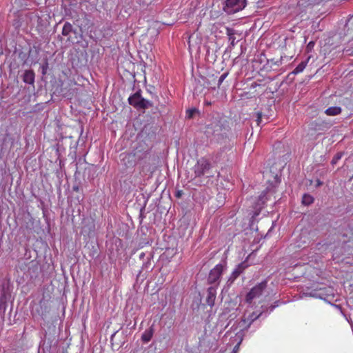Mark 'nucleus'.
I'll return each instance as SVG.
<instances>
[{
	"label": "nucleus",
	"mask_w": 353,
	"mask_h": 353,
	"mask_svg": "<svg viewBox=\"0 0 353 353\" xmlns=\"http://www.w3.org/2000/svg\"><path fill=\"white\" fill-rule=\"evenodd\" d=\"M148 156L147 151L137 148L130 152L121 154V161L126 168H132L140 161L148 159Z\"/></svg>",
	"instance_id": "f257e3e1"
},
{
	"label": "nucleus",
	"mask_w": 353,
	"mask_h": 353,
	"mask_svg": "<svg viewBox=\"0 0 353 353\" xmlns=\"http://www.w3.org/2000/svg\"><path fill=\"white\" fill-rule=\"evenodd\" d=\"M211 168V163L207 159H199L197 163L194 166L195 177H201L205 174H206L208 177H212L213 174L210 173Z\"/></svg>",
	"instance_id": "f03ea898"
},
{
	"label": "nucleus",
	"mask_w": 353,
	"mask_h": 353,
	"mask_svg": "<svg viewBox=\"0 0 353 353\" xmlns=\"http://www.w3.org/2000/svg\"><path fill=\"white\" fill-rule=\"evenodd\" d=\"M246 6V0H226L223 6L224 11L232 14L243 10Z\"/></svg>",
	"instance_id": "7ed1b4c3"
},
{
	"label": "nucleus",
	"mask_w": 353,
	"mask_h": 353,
	"mask_svg": "<svg viewBox=\"0 0 353 353\" xmlns=\"http://www.w3.org/2000/svg\"><path fill=\"white\" fill-rule=\"evenodd\" d=\"M225 269V266L222 264L216 265L212 269L208 277V283L210 285H214V287H217L219 285L221 275Z\"/></svg>",
	"instance_id": "20e7f679"
},
{
	"label": "nucleus",
	"mask_w": 353,
	"mask_h": 353,
	"mask_svg": "<svg viewBox=\"0 0 353 353\" xmlns=\"http://www.w3.org/2000/svg\"><path fill=\"white\" fill-rule=\"evenodd\" d=\"M266 288L267 281H265L256 285L247 294L245 301L248 303H251L254 299L259 298L263 294Z\"/></svg>",
	"instance_id": "39448f33"
},
{
	"label": "nucleus",
	"mask_w": 353,
	"mask_h": 353,
	"mask_svg": "<svg viewBox=\"0 0 353 353\" xmlns=\"http://www.w3.org/2000/svg\"><path fill=\"white\" fill-rule=\"evenodd\" d=\"M247 265L245 263H241L233 270L228 282L232 283L243 272L246 268Z\"/></svg>",
	"instance_id": "423d86ee"
},
{
	"label": "nucleus",
	"mask_w": 353,
	"mask_h": 353,
	"mask_svg": "<svg viewBox=\"0 0 353 353\" xmlns=\"http://www.w3.org/2000/svg\"><path fill=\"white\" fill-rule=\"evenodd\" d=\"M142 98L140 91H138L128 98V103L135 108L139 109Z\"/></svg>",
	"instance_id": "0eeeda50"
},
{
	"label": "nucleus",
	"mask_w": 353,
	"mask_h": 353,
	"mask_svg": "<svg viewBox=\"0 0 353 353\" xmlns=\"http://www.w3.org/2000/svg\"><path fill=\"white\" fill-rule=\"evenodd\" d=\"M216 294V287L212 286L208 288L206 297V303L208 305L212 307L214 305Z\"/></svg>",
	"instance_id": "6e6552de"
},
{
	"label": "nucleus",
	"mask_w": 353,
	"mask_h": 353,
	"mask_svg": "<svg viewBox=\"0 0 353 353\" xmlns=\"http://www.w3.org/2000/svg\"><path fill=\"white\" fill-rule=\"evenodd\" d=\"M23 81L26 83L33 85L34 83V72L33 70H26L23 75Z\"/></svg>",
	"instance_id": "1a4fd4ad"
},
{
	"label": "nucleus",
	"mask_w": 353,
	"mask_h": 353,
	"mask_svg": "<svg viewBox=\"0 0 353 353\" xmlns=\"http://www.w3.org/2000/svg\"><path fill=\"white\" fill-rule=\"evenodd\" d=\"M39 266L37 261H32L29 263L28 266V272L30 274H34V275H37L39 272Z\"/></svg>",
	"instance_id": "9d476101"
},
{
	"label": "nucleus",
	"mask_w": 353,
	"mask_h": 353,
	"mask_svg": "<svg viewBox=\"0 0 353 353\" xmlns=\"http://www.w3.org/2000/svg\"><path fill=\"white\" fill-rule=\"evenodd\" d=\"M341 112V108L338 106L330 107L325 110V113L328 116H336Z\"/></svg>",
	"instance_id": "9b49d317"
},
{
	"label": "nucleus",
	"mask_w": 353,
	"mask_h": 353,
	"mask_svg": "<svg viewBox=\"0 0 353 353\" xmlns=\"http://www.w3.org/2000/svg\"><path fill=\"white\" fill-rule=\"evenodd\" d=\"M73 32L72 26L70 23H65L62 29V34L68 37V40L70 41V34Z\"/></svg>",
	"instance_id": "f8f14e48"
},
{
	"label": "nucleus",
	"mask_w": 353,
	"mask_h": 353,
	"mask_svg": "<svg viewBox=\"0 0 353 353\" xmlns=\"http://www.w3.org/2000/svg\"><path fill=\"white\" fill-rule=\"evenodd\" d=\"M153 335V329L152 327H150L148 330H146L142 334L141 339L144 343L149 342Z\"/></svg>",
	"instance_id": "ddd939ff"
},
{
	"label": "nucleus",
	"mask_w": 353,
	"mask_h": 353,
	"mask_svg": "<svg viewBox=\"0 0 353 353\" xmlns=\"http://www.w3.org/2000/svg\"><path fill=\"white\" fill-rule=\"evenodd\" d=\"M226 34L228 36V39L230 44L234 46L235 45L236 37H234V30L230 28H226Z\"/></svg>",
	"instance_id": "4468645a"
},
{
	"label": "nucleus",
	"mask_w": 353,
	"mask_h": 353,
	"mask_svg": "<svg viewBox=\"0 0 353 353\" xmlns=\"http://www.w3.org/2000/svg\"><path fill=\"white\" fill-rule=\"evenodd\" d=\"M307 63V61H301L294 70L293 73L299 74L303 71Z\"/></svg>",
	"instance_id": "2eb2a0df"
},
{
	"label": "nucleus",
	"mask_w": 353,
	"mask_h": 353,
	"mask_svg": "<svg viewBox=\"0 0 353 353\" xmlns=\"http://www.w3.org/2000/svg\"><path fill=\"white\" fill-rule=\"evenodd\" d=\"M314 201V198L307 194H305L302 198V203L305 205H309Z\"/></svg>",
	"instance_id": "dca6fc26"
},
{
	"label": "nucleus",
	"mask_w": 353,
	"mask_h": 353,
	"mask_svg": "<svg viewBox=\"0 0 353 353\" xmlns=\"http://www.w3.org/2000/svg\"><path fill=\"white\" fill-rule=\"evenodd\" d=\"M152 105L153 104L150 101L142 98L141 105L139 109H148L149 108L152 107Z\"/></svg>",
	"instance_id": "f3484780"
},
{
	"label": "nucleus",
	"mask_w": 353,
	"mask_h": 353,
	"mask_svg": "<svg viewBox=\"0 0 353 353\" xmlns=\"http://www.w3.org/2000/svg\"><path fill=\"white\" fill-rule=\"evenodd\" d=\"M265 195V193L263 192L259 196V203L257 204L259 205V208L256 210L258 212H255V215H258L259 214V211L262 208V205L264 204L265 200L264 196Z\"/></svg>",
	"instance_id": "a211bd4d"
},
{
	"label": "nucleus",
	"mask_w": 353,
	"mask_h": 353,
	"mask_svg": "<svg viewBox=\"0 0 353 353\" xmlns=\"http://www.w3.org/2000/svg\"><path fill=\"white\" fill-rule=\"evenodd\" d=\"M236 336L239 338V343L234 347L232 353H237L239 350V345L243 341V336L241 333H237Z\"/></svg>",
	"instance_id": "6ab92c4d"
},
{
	"label": "nucleus",
	"mask_w": 353,
	"mask_h": 353,
	"mask_svg": "<svg viewBox=\"0 0 353 353\" xmlns=\"http://www.w3.org/2000/svg\"><path fill=\"white\" fill-rule=\"evenodd\" d=\"M256 114V122L257 123V125H260L263 123L262 119H263V114L261 112H257Z\"/></svg>",
	"instance_id": "aec40b11"
},
{
	"label": "nucleus",
	"mask_w": 353,
	"mask_h": 353,
	"mask_svg": "<svg viewBox=\"0 0 353 353\" xmlns=\"http://www.w3.org/2000/svg\"><path fill=\"white\" fill-rule=\"evenodd\" d=\"M196 112H197V110L196 108L188 110L186 112L187 117L188 119L192 118Z\"/></svg>",
	"instance_id": "412c9836"
},
{
	"label": "nucleus",
	"mask_w": 353,
	"mask_h": 353,
	"mask_svg": "<svg viewBox=\"0 0 353 353\" xmlns=\"http://www.w3.org/2000/svg\"><path fill=\"white\" fill-rule=\"evenodd\" d=\"M262 314V313L261 312L260 314H256L254 312H253L250 316V323L249 324V325L251 324V323L252 321H254V320L257 319L258 318L260 317V316Z\"/></svg>",
	"instance_id": "4be33fe9"
},
{
	"label": "nucleus",
	"mask_w": 353,
	"mask_h": 353,
	"mask_svg": "<svg viewBox=\"0 0 353 353\" xmlns=\"http://www.w3.org/2000/svg\"><path fill=\"white\" fill-rule=\"evenodd\" d=\"M228 75V73L225 72L220 76L219 81H218V86L219 87L223 83V81L225 80V79L227 77Z\"/></svg>",
	"instance_id": "5701e85b"
},
{
	"label": "nucleus",
	"mask_w": 353,
	"mask_h": 353,
	"mask_svg": "<svg viewBox=\"0 0 353 353\" xmlns=\"http://www.w3.org/2000/svg\"><path fill=\"white\" fill-rule=\"evenodd\" d=\"M341 157H342V154H341V153H337V154H336L333 157V159H332V164H335V163H336V162H337L339 159H341Z\"/></svg>",
	"instance_id": "b1692460"
},
{
	"label": "nucleus",
	"mask_w": 353,
	"mask_h": 353,
	"mask_svg": "<svg viewBox=\"0 0 353 353\" xmlns=\"http://www.w3.org/2000/svg\"><path fill=\"white\" fill-rule=\"evenodd\" d=\"M353 26V16L348 19V21L346 23V27L349 30Z\"/></svg>",
	"instance_id": "393cba45"
},
{
	"label": "nucleus",
	"mask_w": 353,
	"mask_h": 353,
	"mask_svg": "<svg viewBox=\"0 0 353 353\" xmlns=\"http://www.w3.org/2000/svg\"><path fill=\"white\" fill-rule=\"evenodd\" d=\"M48 62H46V63L42 65V74H46V70L48 69Z\"/></svg>",
	"instance_id": "a878e982"
},
{
	"label": "nucleus",
	"mask_w": 353,
	"mask_h": 353,
	"mask_svg": "<svg viewBox=\"0 0 353 353\" xmlns=\"http://www.w3.org/2000/svg\"><path fill=\"white\" fill-rule=\"evenodd\" d=\"M324 125V123L323 121H321V123H316V130H322L323 129V126Z\"/></svg>",
	"instance_id": "bb28decb"
},
{
	"label": "nucleus",
	"mask_w": 353,
	"mask_h": 353,
	"mask_svg": "<svg viewBox=\"0 0 353 353\" xmlns=\"http://www.w3.org/2000/svg\"><path fill=\"white\" fill-rule=\"evenodd\" d=\"M183 194V191L182 190H178L176 193V196L179 198L181 196V195Z\"/></svg>",
	"instance_id": "cd10ccee"
},
{
	"label": "nucleus",
	"mask_w": 353,
	"mask_h": 353,
	"mask_svg": "<svg viewBox=\"0 0 353 353\" xmlns=\"http://www.w3.org/2000/svg\"><path fill=\"white\" fill-rule=\"evenodd\" d=\"M314 46V43L313 42H310L309 44L307 45V47H312Z\"/></svg>",
	"instance_id": "c85d7f7f"
},
{
	"label": "nucleus",
	"mask_w": 353,
	"mask_h": 353,
	"mask_svg": "<svg viewBox=\"0 0 353 353\" xmlns=\"http://www.w3.org/2000/svg\"><path fill=\"white\" fill-rule=\"evenodd\" d=\"M73 190H74V191H77H77L79 190V188H78V187H73Z\"/></svg>",
	"instance_id": "c756f323"
},
{
	"label": "nucleus",
	"mask_w": 353,
	"mask_h": 353,
	"mask_svg": "<svg viewBox=\"0 0 353 353\" xmlns=\"http://www.w3.org/2000/svg\"><path fill=\"white\" fill-rule=\"evenodd\" d=\"M322 185V182H321L320 181H318L317 185L319 186V185Z\"/></svg>",
	"instance_id": "7c9ffc66"
},
{
	"label": "nucleus",
	"mask_w": 353,
	"mask_h": 353,
	"mask_svg": "<svg viewBox=\"0 0 353 353\" xmlns=\"http://www.w3.org/2000/svg\"><path fill=\"white\" fill-rule=\"evenodd\" d=\"M316 8H317V7H316ZM317 11H319V9H317V10H316V13H315V14H312L311 16H312V15H315V14L317 13Z\"/></svg>",
	"instance_id": "2f4dec72"
}]
</instances>
